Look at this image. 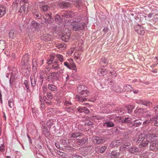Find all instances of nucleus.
I'll return each instance as SVG.
<instances>
[{
    "instance_id": "nucleus-1",
    "label": "nucleus",
    "mask_w": 158,
    "mask_h": 158,
    "mask_svg": "<svg viewBox=\"0 0 158 158\" xmlns=\"http://www.w3.org/2000/svg\"><path fill=\"white\" fill-rule=\"evenodd\" d=\"M152 131V130H150L148 131L146 141H143L141 143L139 146V148L146 147L148 145V143H150L151 140L152 139H156V138H157V136L155 134H151Z\"/></svg>"
},
{
    "instance_id": "nucleus-2",
    "label": "nucleus",
    "mask_w": 158,
    "mask_h": 158,
    "mask_svg": "<svg viewBox=\"0 0 158 158\" xmlns=\"http://www.w3.org/2000/svg\"><path fill=\"white\" fill-rule=\"evenodd\" d=\"M156 139H152L150 141V149L151 150L156 151L158 150V141L156 140Z\"/></svg>"
},
{
    "instance_id": "nucleus-3",
    "label": "nucleus",
    "mask_w": 158,
    "mask_h": 158,
    "mask_svg": "<svg viewBox=\"0 0 158 158\" xmlns=\"http://www.w3.org/2000/svg\"><path fill=\"white\" fill-rule=\"evenodd\" d=\"M75 142L77 144L76 146L77 147H81L83 145L88 143V139L86 137H84L80 139H77Z\"/></svg>"
},
{
    "instance_id": "nucleus-4",
    "label": "nucleus",
    "mask_w": 158,
    "mask_h": 158,
    "mask_svg": "<svg viewBox=\"0 0 158 158\" xmlns=\"http://www.w3.org/2000/svg\"><path fill=\"white\" fill-rule=\"evenodd\" d=\"M85 23L84 22H81L75 24L73 26V30L75 31L83 30L85 28Z\"/></svg>"
},
{
    "instance_id": "nucleus-5",
    "label": "nucleus",
    "mask_w": 158,
    "mask_h": 158,
    "mask_svg": "<svg viewBox=\"0 0 158 158\" xmlns=\"http://www.w3.org/2000/svg\"><path fill=\"white\" fill-rule=\"evenodd\" d=\"M40 123L42 125L41 128L42 130V133L46 137H48L50 135V133L48 131L47 128L45 127L44 122L42 121L40 122Z\"/></svg>"
},
{
    "instance_id": "nucleus-6",
    "label": "nucleus",
    "mask_w": 158,
    "mask_h": 158,
    "mask_svg": "<svg viewBox=\"0 0 158 158\" xmlns=\"http://www.w3.org/2000/svg\"><path fill=\"white\" fill-rule=\"evenodd\" d=\"M52 13L50 12L45 13L43 16V17L45 20V22L46 23H52L51 21Z\"/></svg>"
},
{
    "instance_id": "nucleus-7",
    "label": "nucleus",
    "mask_w": 158,
    "mask_h": 158,
    "mask_svg": "<svg viewBox=\"0 0 158 158\" xmlns=\"http://www.w3.org/2000/svg\"><path fill=\"white\" fill-rule=\"evenodd\" d=\"M93 142L95 144L103 143L105 141V139L102 137H95L93 139Z\"/></svg>"
},
{
    "instance_id": "nucleus-8",
    "label": "nucleus",
    "mask_w": 158,
    "mask_h": 158,
    "mask_svg": "<svg viewBox=\"0 0 158 158\" xmlns=\"http://www.w3.org/2000/svg\"><path fill=\"white\" fill-rule=\"evenodd\" d=\"M61 143L64 145V147L66 149L69 150L70 148H72V145L69 142V140L68 139L62 140ZM70 149H71V148H70Z\"/></svg>"
},
{
    "instance_id": "nucleus-9",
    "label": "nucleus",
    "mask_w": 158,
    "mask_h": 158,
    "mask_svg": "<svg viewBox=\"0 0 158 158\" xmlns=\"http://www.w3.org/2000/svg\"><path fill=\"white\" fill-rule=\"evenodd\" d=\"M135 30L138 34L140 35H143L145 32L144 29L139 25H137L135 27Z\"/></svg>"
},
{
    "instance_id": "nucleus-10",
    "label": "nucleus",
    "mask_w": 158,
    "mask_h": 158,
    "mask_svg": "<svg viewBox=\"0 0 158 158\" xmlns=\"http://www.w3.org/2000/svg\"><path fill=\"white\" fill-rule=\"evenodd\" d=\"M83 134L80 132H77L69 134V139L70 140H74L77 138L82 136Z\"/></svg>"
},
{
    "instance_id": "nucleus-11",
    "label": "nucleus",
    "mask_w": 158,
    "mask_h": 158,
    "mask_svg": "<svg viewBox=\"0 0 158 158\" xmlns=\"http://www.w3.org/2000/svg\"><path fill=\"white\" fill-rule=\"evenodd\" d=\"M137 103L139 104H141L147 107H150L152 106V102L148 100L140 99L138 100Z\"/></svg>"
},
{
    "instance_id": "nucleus-12",
    "label": "nucleus",
    "mask_w": 158,
    "mask_h": 158,
    "mask_svg": "<svg viewBox=\"0 0 158 158\" xmlns=\"http://www.w3.org/2000/svg\"><path fill=\"white\" fill-rule=\"evenodd\" d=\"M27 57L26 55H24L23 58H22L21 62V65L22 66V69H28V59H27L25 60L24 59Z\"/></svg>"
},
{
    "instance_id": "nucleus-13",
    "label": "nucleus",
    "mask_w": 158,
    "mask_h": 158,
    "mask_svg": "<svg viewBox=\"0 0 158 158\" xmlns=\"http://www.w3.org/2000/svg\"><path fill=\"white\" fill-rule=\"evenodd\" d=\"M110 88L112 90L116 93H119L121 92V88L116 84H114L113 85L111 86Z\"/></svg>"
},
{
    "instance_id": "nucleus-14",
    "label": "nucleus",
    "mask_w": 158,
    "mask_h": 158,
    "mask_svg": "<svg viewBox=\"0 0 158 158\" xmlns=\"http://www.w3.org/2000/svg\"><path fill=\"white\" fill-rule=\"evenodd\" d=\"M72 6L71 3L67 2H60V8L63 9H66L69 7H71Z\"/></svg>"
},
{
    "instance_id": "nucleus-15",
    "label": "nucleus",
    "mask_w": 158,
    "mask_h": 158,
    "mask_svg": "<svg viewBox=\"0 0 158 158\" xmlns=\"http://www.w3.org/2000/svg\"><path fill=\"white\" fill-rule=\"evenodd\" d=\"M37 62V60L36 59H33L32 60V71L34 73H35L37 71V68L38 66Z\"/></svg>"
},
{
    "instance_id": "nucleus-16",
    "label": "nucleus",
    "mask_w": 158,
    "mask_h": 158,
    "mask_svg": "<svg viewBox=\"0 0 158 158\" xmlns=\"http://www.w3.org/2000/svg\"><path fill=\"white\" fill-rule=\"evenodd\" d=\"M132 119L130 117H125L124 118L123 121V124L124 123H127L128 124V126L131 127H132L131 125H132Z\"/></svg>"
},
{
    "instance_id": "nucleus-17",
    "label": "nucleus",
    "mask_w": 158,
    "mask_h": 158,
    "mask_svg": "<svg viewBox=\"0 0 158 158\" xmlns=\"http://www.w3.org/2000/svg\"><path fill=\"white\" fill-rule=\"evenodd\" d=\"M77 111L79 113L84 112L87 114H89L90 112L89 110L85 107H79L77 109Z\"/></svg>"
},
{
    "instance_id": "nucleus-18",
    "label": "nucleus",
    "mask_w": 158,
    "mask_h": 158,
    "mask_svg": "<svg viewBox=\"0 0 158 158\" xmlns=\"http://www.w3.org/2000/svg\"><path fill=\"white\" fill-rule=\"evenodd\" d=\"M146 138V136L143 134H141L139 135L138 139L136 141L137 144L141 143L144 141Z\"/></svg>"
},
{
    "instance_id": "nucleus-19",
    "label": "nucleus",
    "mask_w": 158,
    "mask_h": 158,
    "mask_svg": "<svg viewBox=\"0 0 158 158\" xmlns=\"http://www.w3.org/2000/svg\"><path fill=\"white\" fill-rule=\"evenodd\" d=\"M55 74L54 73H52L48 74L47 79L49 82H52L55 78Z\"/></svg>"
},
{
    "instance_id": "nucleus-20",
    "label": "nucleus",
    "mask_w": 158,
    "mask_h": 158,
    "mask_svg": "<svg viewBox=\"0 0 158 158\" xmlns=\"http://www.w3.org/2000/svg\"><path fill=\"white\" fill-rule=\"evenodd\" d=\"M134 123L131 126V127L135 126L136 127H139L142 123V120H141L136 119L134 120Z\"/></svg>"
},
{
    "instance_id": "nucleus-21",
    "label": "nucleus",
    "mask_w": 158,
    "mask_h": 158,
    "mask_svg": "<svg viewBox=\"0 0 158 158\" xmlns=\"http://www.w3.org/2000/svg\"><path fill=\"white\" fill-rule=\"evenodd\" d=\"M75 6L79 8H81L82 7V4L79 0H72Z\"/></svg>"
},
{
    "instance_id": "nucleus-22",
    "label": "nucleus",
    "mask_w": 158,
    "mask_h": 158,
    "mask_svg": "<svg viewBox=\"0 0 158 158\" xmlns=\"http://www.w3.org/2000/svg\"><path fill=\"white\" fill-rule=\"evenodd\" d=\"M107 74V71L102 68H100L99 69L98 71V74L99 76H104V75Z\"/></svg>"
},
{
    "instance_id": "nucleus-23",
    "label": "nucleus",
    "mask_w": 158,
    "mask_h": 158,
    "mask_svg": "<svg viewBox=\"0 0 158 158\" xmlns=\"http://www.w3.org/2000/svg\"><path fill=\"white\" fill-rule=\"evenodd\" d=\"M6 8L3 6L0 5V17L3 16L6 12Z\"/></svg>"
},
{
    "instance_id": "nucleus-24",
    "label": "nucleus",
    "mask_w": 158,
    "mask_h": 158,
    "mask_svg": "<svg viewBox=\"0 0 158 158\" xmlns=\"http://www.w3.org/2000/svg\"><path fill=\"white\" fill-rule=\"evenodd\" d=\"M21 0H15L13 3L12 7L13 9H16L20 5Z\"/></svg>"
},
{
    "instance_id": "nucleus-25",
    "label": "nucleus",
    "mask_w": 158,
    "mask_h": 158,
    "mask_svg": "<svg viewBox=\"0 0 158 158\" xmlns=\"http://www.w3.org/2000/svg\"><path fill=\"white\" fill-rule=\"evenodd\" d=\"M61 14L62 17L66 18H69L71 16V15L69 12L66 11L62 10Z\"/></svg>"
},
{
    "instance_id": "nucleus-26",
    "label": "nucleus",
    "mask_w": 158,
    "mask_h": 158,
    "mask_svg": "<svg viewBox=\"0 0 158 158\" xmlns=\"http://www.w3.org/2000/svg\"><path fill=\"white\" fill-rule=\"evenodd\" d=\"M70 34L69 33H66L64 35H62L61 37V39L62 41L67 42L70 37Z\"/></svg>"
},
{
    "instance_id": "nucleus-27",
    "label": "nucleus",
    "mask_w": 158,
    "mask_h": 158,
    "mask_svg": "<svg viewBox=\"0 0 158 158\" xmlns=\"http://www.w3.org/2000/svg\"><path fill=\"white\" fill-rule=\"evenodd\" d=\"M79 94L81 97H87L89 94V92L87 90V88H85V90L81 92Z\"/></svg>"
},
{
    "instance_id": "nucleus-28",
    "label": "nucleus",
    "mask_w": 158,
    "mask_h": 158,
    "mask_svg": "<svg viewBox=\"0 0 158 158\" xmlns=\"http://www.w3.org/2000/svg\"><path fill=\"white\" fill-rule=\"evenodd\" d=\"M16 32L15 30H11L10 31L9 35L10 38L14 39L16 37Z\"/></svg>"
},
{
    "instance_id": "nucleus-29",
    "label": "nucleus",
    "mask_w": 158,
    "mask_h": 158,
    "mask_svg": "<svg viewBox=\"0 0 158 158\" xmlns=\"http://www.w3.org/2000/svg\"><path fill=\"white\" fill-rule=\"evenodd\" d=\"M6 43L4 41H0V50H4L6 47Z\"/></svg>"
},
{
    "instance_id": "nucleus-30",
    "label": "nucleus",
    "mask_w": 158,
    "mask_h": 158,
    "mask_svg": "<svg viewBox=\"0 0 158 158\" xmlns=\"http://www.w3.org/2000/svg\"><path fill=\"white\" fill-rule=\"evenodd\" d=\"M129 151L131 153H135L139 151V149L136 147H131L129 149Z\"/></svg>"
},
{
    "instance_id": "nucleus-31",
    "label": "nucleus",
    "mask_w": 158,
    "mask_h": 158,
    "mask_svg": "<svg viewBox=\"0 0 158 158\" xmlns=\"http://www.w3.org/2000/svg\"><path fill=\"white\" fill-rule=\"evenodd\" d=\"M85 88H87L85 86L81 85L78 86L77 88V92L80 93L81 92L85 90Z\"/></svg>"
},
{
    "instance_id": "nucleus-32",
    "label": "nucleus",
    "mask_w": 158,
    "mask_h": 158,
    "mask_svg": "<svg viewBox=\"0 0 158 158\" xmlns=\"http://www.w3.org/2000/svg\"><path fill=\"white\" fill-rule=\"evenodd\" d=\"M124 118H122L121 117H115L114 119V121L117 122L121 123V124H123V121Z\"/></svg>"
},
{
    "instance_id": "nucleus-33",
    "label": "nucleus",
    "mask_w": 158,
    "mask_h": 158,
    "mask_svg": "<svg viewBox=\"0 0 158 158\" xmlns=\"http://www.w3.org/2000/svg\"><path fill=\"white\" fill-rule=\"evenodd\" d=\"M119 156V154L116 151H112L110 154L111 158H118Z\"/></svg>"
},
{
    "instance_id": "nucleus-34",
    "label": "nucleus",
    "mask_w": 158,
    "mask_h": 158,
    "mask_svg": "<svg viewBox=\"0 0 158 158\" xmlns=\"http://www.w3.org/2000/svg\"><path fill=\"white\" fill-rule=\"evenodd\" d=\"M26 6H28V5H27L25 4L24 3H23L20 9L19 10L20 13L22 14L25 13V9Z\"/></svg>"
},
{
    "instance_id": "nucleus-35",
    "label": "nucleus",
    "mask_w": 158,
    "mask_h": 158,
    "mask_svg": "<svg viewBox=\"0 0 158 158\" xmlns=\"http://www.w3.org/2000/svg\"><path fill=\"white\" fill-rule=\"evenodd\" d=\"M108 64L107 60L105 58L102 59V60L100 62L101 65L103 67L106 66Z\"/></svg>"
},
{
    "instance_id": "nucleus-36",
    "label": "nucleus",
    "mask_w": 158,
    "mask_h": 158,
    "mask_svg": "<svg viewBox=\"0 0 158 158\" xmlns=\"http://www.w3.org/2000/svg\"><path fill=\"white\" fill-rule=\"evenodd\" d=\"M4 142L2 139H0V151L3 152L4 150Z\"/></svg>"
},
{
    "instance_id": "nucleus-37",
    "label": "nucleus",
    "mask_w": 158,
    "mask_h": 158,
    "mask_svg": "<svg viewBox=\"0 0 158 158\" xmlns=\"http://www.w3.org/2000/svg\"><path fill=\"white\" fill-rule=\"evenodd\" d=\"M124 89L127 92L132 91L133 90V88L129 85H127L124 86Z\"/></svg>"
},
{
    "instance_id": "nucleus-38",
    "label": "nucleus",
    "mask_w": 158,
    "mask_h": 158,
    "mask_svg": "<svg viewBox=\"0 0 158 158\" xmlns=\"http://www.w3.org/2000/svg\"><path fill=\"white\" fill-rule=\"evenodd\" d=\"M54 59V56L52 54L50 55V58H48L47 60L48 64H52L53 62V60Z\"/></svg>"
},
{
    "instance_id": "nucleus-39",
    "label": "nucleus",
    "mask_w": 158,
    "mask_h": 158,
    "mask_svg": "<svg viewBox=\"0 0 158 158\" xmlns=\"http://www.w3.org/2000/svg\"><path fill=\"white\" fill-rule=\"evenodd\" d=\"M106 147L105 146H103L101 147H98L96 149L97 151L100 153H102L104 152L106 149Z\"/></svg>"
},
{
    "instance_id": "nucleus-40",
    "label": "nucleus",
    "mask_w": 158,
    "mask_h": 158,
    "mask_svg": "<svg viewBox=\"0 0 158 158\" xmlns=\"http://www.w3.org/2000/svg\"><path fill=\"white\" fill-rule=\"evenodd\" d=\"M69 61L71 68H73V69L74 70H76V65L74 63L73 59H70Z\"/></svg>"
},
{
    "instance_id": "nucleus-41",
    "label": "nucleus",
    "mask_w": 158,
    "mask_h": 158,
    "mask_svg": "<svg viewBox=\"0 0 158 158\" xmlns=\"http://www.w3.org/2000/svg\"><path fill=\"white\" fill-rule=\"evenodd\" d=\"M152 122L153 123L154 125L156 127L158 126V118L154 117L152 118Z\"/></svg>"
},
{
    "instance_id": "nucleus-42",
    "label": "nucleus",
    "mask_w": 158,
    "mask_h": 158,
    "mask_svg": "<svg viewBox=\"0 0 158 158\" xmlns=\"http://www.w3.org/2000/svg\"><path fill=\"white\" fill-rule=\"evenodd\" d=\"M32 12H33V16L35 18L39 19L40 18V14L38 12H37L35 9H33Z\"/></svg>"
},
{
    "instance_id": "nucleus-43",
    "label": "nucleus",
    "mask_w": 158,
    "mask_h": 158,
    "mask_svg": "<svg viewBox=\"0 0 158 158\" xmlns=\"http://www.w3.org/2000/svg\"><path fill=\"white\" fill-rule=\"evenodd\" d=\"M92 119L94 120H102L104 118V117L99 115H93L91 116Z\"/></svg>"
},
{
    "instance_id": "nucleus-44",
    "label": "nucleus",
    "mask_w": 158,
    "mask_h": 158,
    "mask_svg": "<svg viewBox=\"0 0 158 158\" xmlns=\"http://www.w3.org/2000/svg\"><path fill=\"white\" fill-rule=\"evenodd\" d=\"M104 125L106 126L107 127H114V124L112 122L109 121L107 122L104 123Z\"/></svg>"
},
{
    "instance_id": "nucleus-45",
    "label": "nucleus",
    "mask_w": 158,
    "mask_h": 158,
    "mask_svg": "<svg viewBox=\"0 0 158 158\" xmlns=\"http://www.w3.org/2000/svg\"><path fill=\"white\" fill-rule=\"evenodd\" d=\"M76 99L78 101H80L81 102H83V101H85L87 99L85 98H83L81 97L79 95H77L76 97Z\"/></svg>"
},
{
    "instance_id": "nucleus-46",
    "label": "nucleus",
    "mask_w": 158,
    "mask_h": 158,
    "mask_svg": "<svg viewBox=\"0 0 158 158\" xmlns=\"http://www.w3.org/2000/svg\"><path fill=\"white\" fill-rule=\"evenodd\" d=\"M130 145V143L129 142L126 143L120 147V150H121L122 149L124 150V148L127 149L128 146Z\"/></svg>"
},
{
    "instance_id": "nucleus-47",
    "label": "nucleus",
    "mask_w": 158,
    "mask_h": 158,
    "mask_svg": "<svg viewBox=\"0 0 158 158\" xmlns=\"http://www.w3.org/2000/svg\"><path fill=\"white\" fill-rule=\"evenodd\" d=\"M134 106L133 105H129L127 107L128 112L129 113H131L132 111V110L134 108Z\"/></svg>"
},
{
    "instance_id": "nucleus-48",
    "label": "nucleus",
    "mask_w": 158,
    "mask_h": 158,
    "mask_svg": "<svg viewBox=\"0 0 158 158\" xmlns=\"http://www.w3.org/2000/svg\"><path fill=\"white\" fill-rule=\"evenodd\" d=\"M48 88L52 91H55L56 89V87L52 84H49L48 85Z\"/></svg>"
},
{
    "instance_id": "nucleus-49",
    "label": "nucleus",
    "mask_w": 158,
    "mask_h": 158,
    "mask_svg": "<svg viewBox=\"0 0 158 158\" xmlns=\"http://www.w3.org/2000/svg\"><path fill=\"white\" fill-rule=\"evenodd\" d=\"M43 98L45 103L47 105H51L52 104V102L50 101V100L48 99L46 97L44 96Z\"/></svg>"
},
{
    "instance_id": "nucleus-50",
    "label": "nucleus",
    "mask_w": 158,
    "mask_h": 158,
    "mask_svg": "<svg viewBox=\"0 0 158 158\" xmlns=\"http://www.w3.org/2000/svg\"><path fill=\"white\" fill-rule=\"evenodd\" d=\"M31 25L33 27H34L35 29H36L38 27V23L35 21H32L31 22Z\"/></svg>"
},
{
    "instance_id": "nucleus-51",
    "label": "nucleus",
    "mask_w": 158,
    "mask_h": 158,
    "mask_svg": "<svg viewBox=\"0 0 158 158\" xmlns=\"http://www.w3.org/2000/svg\"><path fill=\"white\" fill-rule=\"evenodd\" d=\"M53 122L52 120H48L46 124L49 128H51L52 126L53 125Z\"/></svg>"
},
{
    "instance_id": "nucleus-52",
    "label": "nucleus",
    "mask_w": 158,
    "mask_h": 158,
    "mask_svg": "<svg viewBox=\"0 0 158 158\" xmlns=\"http://www.w3.org/2000/svg\"><path fill=\"white\" fill-rule=\"evenodd\" d=\"M31 86L32 87H34L36 85V79L34 77L33 79L31 77Z\"/></svg>"
},
{
    "instance_id": "nucleus-53",
    "label": "nucleus",
    "mask_w": 158,
    "mask_h": 158,
    "mask_svg": "<svg viewBox=\"0 0 158 158\" xmlns=\"http://www.w3.org/2000/svg\"><path fill=\"white\" fill-rule=\"evenodd\" d=\"M49 8V6L47 5H45L44 3V5L41 7V9L43 11H46L48 10Z\"/></svg>"
},
{
    "instance_id": "nucleus-54",
    "label": "nucleus",
    "mask_w": 158,
    "mask_h": 158,
    "mask_svg": "<svg viewBox=\"0 0 158 158\" xmlns=\"http://www.w3.org/2000/svg\"><path fill=\"white\" fill-rule=\"evenodd\" d=\"M152 118L149 120H147L143 123V125L144 126L146 127L147 125H148L149 123H151V122H152Z\"/></svg>"
},
{
    "instance_id": "nucleus-55",
    "label": "nucleus",
    "mask_w": 158,
    "mask_h": 158,
    "mask_svg": "<svg viewBox=\"0 0 158 158\" xmlns=\"http://www.w3.org/2000/svg\"><path fill=\"white\" fill-rule=\"evenodd\" d=\"M85 125L90 126L93 125V123L89 120H87L86 121L85 123Z\"/></svg>"
},
{
    "instance_id": "nucleus-56",
    "label": "nucleus",
    "mask_w": 158,
    "mask_h": 158,
    "mask_svg": "<svg viewBox=\"0 0 158 158\" xmlns=\"http://www.w3.org/2000/svg\"><path fill=\"white\" fill-rule=\"evenodd\" d=\"M8 105L9 107L12 108L14 106V102L13 100H10L8 101Z\"/></svg>"
},
{
    "instance_id": "nucleus-57",
    "label": "nucleus",
    "mask_w": 158,
    "mask_h": 158,
    "mask_svg": "<svg viewBox=\"0 0 158 158\" xmlns=\"http://www.w3.org/2000/svg\"><path fill=\"white\" fill-rule=\"evenodd\" d=\"M117 146H120L124 143V140L122 139L116 140Z\"/></svg>"
},
{
    "instance_id": "nucleus-58",
    "label": "nucleus",
    "mask_w": 158,
    "mask_h": 158,
    "mask_svg": "<svg viewBox=\"0 0 158 158\" xmlns=\"http://www.w3.org/2000/svg\"><path fill=\"white\" fill-rule=\"evenodd\" d=\"M52 67L56 70L57 69L59 68V65L56 61H55L52 65Z\"/></svg>"
},
{
    "instance_id": "nucleus-59",
    "label": "nucleus",
    "mask_w": 158,
    "mask_h": 158,
    "mask_svg": "<svg viewBox=\"0 0 158 158\" xmlns=\"http://www.w3.org/2000/svg\"><path fill=\"white\" fill-rule=\"evenodd\" d=\"M65 110L68 112L73 113L74 111V109L73 108L71 107L68 108L66 107Z\"/></svg>"
},
{
    "instance_id": "nucleus-60",
    "label": "nucleus",
    "mask_w": 158,
    "mask_h": 158,
    "mask_svg": "<svg viewBox=\"0 0 158 158\" xmlns=\"http://www.w3.org/2000/svg\"><path fill=\"white\" fill-rule=\"evenodd\" d=\"M43 80V77H42V75H41V76H40L38 81V83L40 85H42Z\"/></svg>"
},
{
    "instance_id": "nucleus-61",
    "label": "nucleus",
    "mask_w": 158,
    "mask_h": 158,
    "mask_svg": "<svg viewBox=\"0 0 158 158\" xmlns=\"http://www.w3.org/2000/svg\"><path fill=\"white\" fill-rule=\"evenodd\" d=\"M63 102L64 103V104L67 106H69V105H71L72 104L71 102H69V101L66 100L65 99L63 100Z\"/></svg>"
},
{
    "instance_id": "nucleus-62",
    "label": "nucleus",
    "mask_w": 158,
    "mask_h": 158,
    "mask_svg": "<svg viewBox=\"0 0 158 158\" xmlns=\"http://www.w3.org/2000/svg\"><path fill=\"white\" fill-rule=\"evenodd\" d=\"M110 147H117V145L116 140L113 141L110 145Z\"/></svg>"
},
{
    "instance_id": "nucleus-63",
    "label": "nucleus",
    "mask_w": 158,
    "mask_h": 158,
    "mask_svg": "<svg viewBox=\"0 0 158 158\" xmlns=\"http://www.w3.org/2000/svg\"><path fill=\"white\" fill-rule=\"evenodd\" d=\"M9 83L10 84V86L13 88L14 86L15 85V81H13L11 80H9Z\"/></svg>"
},
{
    "instance_id": "nucleus-64",
    "label": "nucleus",
    "mask_w": 158,
    "mask_h": 158,
    "mask_svg": "<svg viewBox=\"0 0 158 158\" xmlns=\"http://www.w3.org/2000/svg\"><path fill=\"white\" fill-rule=\"evenodd\" d=\"M47 97L49 99H51L53 98V95L51 94V93H47Z\"/></svg>"
}]
</instances>
